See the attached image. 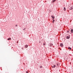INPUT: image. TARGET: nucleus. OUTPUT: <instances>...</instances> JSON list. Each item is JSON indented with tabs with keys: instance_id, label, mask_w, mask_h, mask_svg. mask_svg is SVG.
<instances>
[{
	"instance_id": "6e6552de",
	"label": "nucleus",
	"mask_w": 73,
	"mask_h": 73,
	"mask_svg": "<svg viewBox=\"0 0 73 73\" xmlns=\"http://www.w3.org/2000/svg\"><path fill=\"white\" fill-rule=\"evenodd\" d=\"M67 39H69L70 38V37H66Z\"/></svg>"
},
{
	"instance_id": "9b49d317",
	"label": "nucleus",
	"mask_w": 73,
	"mask_h": 73,
	"mask_svg": "<svg viewBox=\"0 0 73 73\" xmlns=\"http://www.w3.org/2000/svg\"><path fill=\"white\" fill-rule=\"evenodd\" d=\"M56 0H54L52 1V3H54Z\"/></svg>"
},
{
	"instance_id": "f8f14e48",
	"label": "nucleus",
	"mask_w": 73,
	"mask_h": 73,
	"mask_svg": "<svg viewBox=\"0 0 73 73\" xmlns=\"http://www.w3.org/2000/svg\"><path fill=\"white\" fill-rule=\"evenodd\" d=\"M64 11H66V9L64 7Z\"/></svg>"
},
{
	"instance_id": "39448f33",
	"label": "nucleus",
	"mask_w": 73,
	"mask_h": 73,
	"mask_svg": "<svg viewBox=\"0 0 73 73\" xmlns=\"http://www.w3.org/2000/svg\"><path fill=\"white\" fill-rule=\"evenodd\" d=\"M53 68H55L56 67V65H54L52 67Z\"/></svg>"
},
{
	"instance_id": "a211bd4d",
	"label": "nucleus",
	"mask_w": 73,
	"mask_h": 73,
	"mask_svg": "<svg viewBox=\"0 0 73 73\" xmlns=\"http://www.w3.org/2000/svg\"><path fill=\"white\" fill-rule=\"evenodd\" d=\"M67 32H68V33H69V31H67Z\"/></svg>"
},
{
	"instance_id": "7ed1b4c3",
	"label": "nucleus",
	"mask_w": 73,
	"mask_h": 73,
	"mask_svg": "<svg viewBox=\"0 0 73 73\" xmlns=\"http://www.w3.org/2000/svg\"><path fill=\"white\" fill-rule=\"evenodd\" d=\"M69 9L70 10H72V9H73V7H71L70 8H69Z\"/></svg>"
},
{
	"instance_id": "0eeeda50",
	"label": "nucleus",
	"mask_w": 73,
	"mask_h": 73,
	"mask_svg": "<svg viewBox=\"0 0 73 73\" xmlns=\"http://www.w3.org/2000/svg\"><path fill=\"white\" fill-rule=\"evenodd\" d=\"M71 33H73V29H72L71 30Z\"/></svg>"
},
{
	"instance_id": "f3484780",
	"label": "nucleus",
	"mask_w": 73,
	"mask_h": 73,
	"mask_svg": "<svg viewBox=\"0 0 73 73\" xmlns=\"http://www.w3.org/2000/svg\"><path fill=\"white\" fill-rule=\"evenodd\" d=\"M17 26V25H15L16 27V26Z\"/></svg>"
},
{
	"instance_id": "4468645a",
	"label": "nucleus",
	"mask_w": 73,
	"mask_h": 73,
	"mask_svg": "<svg viewBox=\"0 0 73 73\" xmlns=\"http://www.w3.org/2000/svg\"><path fill=\"white\" fill-rule=\"evenodd\" d=\"M53 23L54 22V20L53 19Z\"/></svg>"
},
{
	"instance_id": "dca6fc26",
	"label": "nucleus",
	"mask_w": 73,
	"mask_h": 73,
	"mask_svg": "<svg viewBox=\"0 0 73 73\" xmlns=\"http://www.w3.org/2000/svg\"><path fill=\"white\" fill-rule=\"evenodd\" d=\"M43 45H45V43H44V44H43Z\"/></svg>"
},
{
	"instance_id": "f257e3e1",
	"label": "nucleus",
	"mask_w": 73,
	"mask_h": 73,
	"mask_svg": "<svg viewBox=\"0 0 73 73\" xmlns=\"http://www.w3.org/2000/svg\"><path fill=\"white\" fill-rule=\"evenodd\" d=\"M60 46H61V47H62V48H63V47L64 46V45H63V44L62 43H60Z\"/></svg>"
},
{
	"instance_id": "9d476101",
	"label": "nucleus",
	"mask_w": 73,
	"mask_h": 73,
	"mask_svg": "<svg viewBox=\"0 0 73 73\" xmlns=\"http://www.w3.org/2000/svg\"><path fill=\"white\" fill-rule=\"evenodd\" d=\"M7 40H11V38H9L7 39Z\"/></svg>"
},
{
	"instance_id": "2eb2a0df",
	"label": "nucleus",
	"mask_w": 73,
	"mask_h": 73,
	"mask_svg": "<svg viewBox=\"0 0 73 73\" xmlns=\"http://www.w3.org/2000/svg\"><path fill=\"white\" fill-rule=\"evenodd\" d=\"M40 68H42V66H40Z\"/></svg>"
},
{
	"instance_id": "f03ea898",
	"label": "nucleus",
	"mask_w": 73,
	"mask_h": 73,
	"mask_svg": "<svg viewBox=\"0 0 73 73\" xmlns=\"http://www.w3.org/2000/svg\"><path fill=\"white\" fill-rule=\"evenodd\" d=\"M49 45L51 47L53 46V44L52 43H50L49 44Z\"/></svg>"
},
{
	"instance_id": "aec40b11",
	"label": "nucleus",
	"mask_w": 73,
	"mask_h": 73,
	"mask_svg": "<svg viewBox=\"0 0 73 73\" xmlns=\"http://www.w3.org/2000/svg\"><path fill=\"white\" fill-rule=\"evenodd\" d=\"M23 49V48H22V49Z\"/></svg>"
},
{
	"instance_id": "1a4fd4ad",
	"label": "nucleus",
	"mask_w": 73,
	"mask_h": 73,
	"mask_svg": "<svg viewBox=\"0 0 73 73\" xmlns=\"http://www.w3.org/2000/svg\"><path fill=\"white\" fill-rule=\"evenodd\" d=\"M68 48V49H69L70 50H71V49H72V48H71L70 47H69Z\"/></svg>"
},
{
	"instance_id": "20e7f679",
	"label": "nucleus",
	"mask_w": 73,
	"mask_h": 73,
	"mask_svg": "<svg viewBox=\"0 0 73 73\" xmlns=\"http://www.w3.org/2000/svg\"><path fill=\"white\" fill-rule=\"evenodd\" d=\"M25 48H28V45H25Z\"/></svg>"
},
{
	"instance_id": "412c9836",
	"label": "nucleus",
	"mask_w": 73,
	"mask_h": 73,
	"mask_svg": "<svg viewBox=\"0 0 73 73\" xmlns=\"http://www.w3.org/2000/svg\"><path fill=\"white\" fill-rule=\"evenodd\" d=\"M17 43H18V42H18V41H17Z\"/></svg>"
},
{
	"instance_id": "ddd939ff",
	"label": "nucleus",
	"mask_w": 73,
	"mask_h": 73,
	"mask_svg": "<svg viewBox=\"0 0 73 73\" xmlns=\"http://www.w3.org/2000/svg\"><path fill=\"white\" fill-rule=\"evenodd\" d=\"M58 64H57V67H58V66H58Z\"/></svg>"
},
{
	"instance_id": "6ab92c4d",
	"label": "nucleus",
	"mask_w": 73,
	"mask_h": 73,
	"mask_svg": "<svg viewBox=\"0 0 73 73\" xmlns=\"http://www.w3.org/2000/svg\"><path fill=\"white\" fill-rule=\"evenodd\" d=\"M26 73H28V71H27V72H26Z\"/></svg>"
},
{
	"instance_id": "4be33fe9",
	"label": "nucleus",
	"mask_w": 73,
	"mask_h": 73,
	"mask_svg": "<svg viewBox=\"0 0 73 73\" xmlns=\"http://www.w3.org/2000/svg\"><path fill=\"white\" fill-rule=\"evenodd\" d=\"M39 43H40V42H41L39 41Z\"/></svg>"
},
{
	"instance_id": "423d86ee",
	"label": "nucleus",
	"mask_w": 73,
	"mask_h": 73,
	"mask_svg": "<svg viewBox=\"0 0 73 73\" xmlns=\"http://www.w3.org/2000/svg\"><path fill=\"white\" fill-rule=\"evenodd\" d=\"M51 17H52V19H54V17L53 15H52Z\"/></svg>"
}]
</instances>
